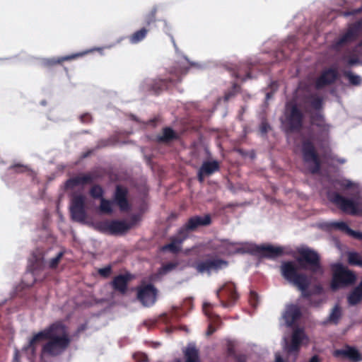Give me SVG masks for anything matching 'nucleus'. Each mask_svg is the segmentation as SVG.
I'll list each match as a JSON object with an SVG mask.
<instances>
[{
  "label": "nucleus",
  "mask_w": 362,
  "mask_h": 362,
  "mask_svg": "<svg viewBox=\"0 0 362 362\" xmlns=\"http://www.w3.org/2000/svg\"><path fill=\"white\" fill-rule=\"evenodd\" d=\"M42 340H47L42 347V354L52 357L62 354L71 343L66 326L62 321H56L35 334L30 341V346Z\"/></svg>",
  "instance_id": "nucleus-1"
},
{
  "label": "nucleus",
  "mask_w": 362,
  "mask_h": 362,
  "mask_svg": "<svg viewBox=\"0 0 362 362\" xmlns=\"http://www.w3.org/2000/svg\"><path fill=\"white\" fill-rule=\"evenodd\" d=\"M296 263L300 269L310 272L312 275H322L324 273L320 255L308 247H296Z\"/></svg>",
  "instance_id": "nucleus-2"
},
{
  "label": "nucleus",
  "mask_w": 362,
  "mask_h": 362,
  "mask_svg": "<svg viewBox=\"0 0 362 362\" xmlns=\"http://www.w3.org/2000/svg\"><path fill=\"white\" fill-rule=\"evenodd\" d=\"M332 279L330 288L337 291L354 285L357 280L356 274L341 263H335L331 266Z\"/></svg>",
  "instance_id": "nucleus-3"
},
{
  "label": "nucleus",
  "mask_w": 362,
  "mask_h": 362,
  "mask_svg": "<svg viewBox=\"0 0 362 362\" xmlns=\"http://www.w3.org/2000/svg\"><path fill=\"white\" fill-rule=\"evenodd\" d=\"M280 325L289 329V333L284 337V350L290 354L294 352V303H290L285 307L280 319Z\"/></svg>",
  "instance_id": "nucleus-4"
},
{
  "label": "nucleus",
  "mask_w": 362,
  "mask_h": 362,
  "mask_svg": "<svg viewBox=\"0 0 362 362\" xmlns=\"http://www.w3.org/2000/svg\"><path fill=\"white\" fill-rule=\"evenodd\" d=\"M312 276L299 274L296 271V286L300 291L305 298L322 293L323 288L320 284H312Z\"/></svg>",
  "instance_id": "nucleus-5"
},
{
  "label": "nucleus",
  "mask_w": 362,
  "mask_h": 362,
  "mask_svg": "<svg viewBox=\"0 0 362 362\" xmlns=\"http://www.w3.org/2000/svg\"><path fill=\"white\" fill-rule=\"evenodd\" d=\"M216 296L223 308L233 306L239 298L236 286L233 282H226L216 291Z\"/></svg>",
  "instance_id": "nucleus-6"
},
{
  "label": "nucleus",
  "mask_w": 362,
  "mask_h": 362,
  "mask_svg": "<svg viewBox=\"0 0 362 362\" xmlns=\"http://www.w3.org/2000/svg\"><path fill=\"white\" fill-rule=\"evenodd\" d=\"M280 121L281 129L286 134L288 139H291L294 134V98L286 102Z\"/></svg>",
  "instance_id": "nucleus-7"
},
{
  "label": "nucleus",
  "mask_w": 362,
  "mask_h": 362,
  "mask_svg": "<svg viewBox=\"0 0 362 362\" xmlns=\"http://www.w3.org/2000/svg\"><path fill=\"white\" fill-rule=\"evenodd\" d=\"M302 154L303 160L307 163H313L311 173L313 174L318 173L321 168V160L313 143L309 140H304L302 143Z\"/></svg>",
  "instance_id": "nucleus-8"
},
{
  "label": "nucleus",
  "mask_w": 362,
  "mask_h": 362,
  "mask_svg": "<svg viewBox=\"0 0 362 362\" xmlns=\"http://www.w3.org/2000/svg\"><path fill=\"white\" fill-rule=\"evenodd\" d=\"M294 49V44L291 42H286L281 45L280 49L272 53H264L260 58L263 64H272L275 62H281L289 58Z\"/></svg>",
  "instance_id": "nucleus-9"
},
{
  "label": "nucleus",
  "mask_w": 362,
  "mask_h": 362,
  "mask_svg": "<svg viewBox=\"0 0 362 362\" xmlns=\"http://www.w3.org/2000/svg\"><path fill=\"white\" fill-rule=\"evenodd\" d=\"M328 198L344 213L352 216L358 215V204L354 200L346 198L337 192H329Z\"/></svg>",
  "instance_id": "nucleus-10"
},
{
  "label": "nucleus",
  "mask_w": 362,
  "mask_h": 362,
  "mask_svg": "<svg viewBox=\"0 0 362 362\" xmlns=\"http://www.w3.org/2000/svg\"><path fill=\"white\" fill-rule=\"evenodd\" d=\"M141 214H133L128 222L123 220H110V234L122 235L137 226L141 221Z\"/></svg>",
  "instance_id": "nucleus-11"
},
{
  "label": "nucleus",
  "mask_w": 362,
  "mask_h": 362,
  "mask_svg": "<svg viewBox=\"0 0 362 362\" xmlns=\"http://www.w3.org/2000/svg\"><path fill=\"white\" fill-rule=\"evenodd\" d=\"M362 29V21H359L349 25L345 33L341 35L333 44L335 49H339L344 45L353 42L358 37Z\"/></svg>",
  "instance_id": "nucleus-12"
},
{
  "label": "nucleus",
  "mask_w": 362,
  "mask_h": 362,
  "mask_svg": "<svg viewBox=\"0 0 362 362\" xmlns=\"http://www.w3.org/2000/svg\"><path fill=\"white\" fill-rule=\"evenodd\" d=\"M252 252L260 257L271 259L280 257L286 253L284 247L269 244L255 245L252 249Z\"/></svg>",
  "instance_id": "nucleus-13"
},
{
  "label": "nucleus",
  "mask_w": 362,
  "mask_h": 362,
  "mask_svg": "<svg viewBox=\"0 0 362 362\" xmlns=\"http://www.w3.org/2000/svg\"><path fill=\"white\" fill-rule=\"evenodd\" d=\"M70 214L73 221L83 222L86 218V199L82 194L74 195L71 199Z\"/></svg>",
  "instance_id": "nucleus-14"
},
{
  "label": "nucleus",
  "mask_w": 362,
  "mask_h": 362,
  "mask_svg": "<svg viewBox=\"0 0 362 362\" xmlns=\"http://www.w3.org/2000/svg\"><path fill=\"white\" fill-rule=\"evenodd\" d=\"M158 290L151 284L141 285L137 288V299L144 306L153 305L157 299Z\"/></svg>",
  "instance_id": "nucleus-15"
},
{
  "label": "nucleus",
  "mask_w": 362,
  "mask_h": 362,
  "mask_svg": "<svg viewBox=\"0 0 362 362\" xmlns=\"http://www.w3.org/2000/svg\"><path fill=\"white\" fill-rule=\"evenodd\" d=\"M211 223L210 214L204 216H194L190 217L187 221L180 228L182 232L189 238V233L196 230L199 227L208 226Z\"/></svg>",
  "instance_id": "nucleus-16"
},
{
  "label": "nucleus",
  "mask_w": 362,
  "mask_h": 362,
  "mask_svg": "<svg viewBox=\"0 0 362 362\" xmlns=\"http://www.w3.org/2000/svg\"><path fill=\"white\" fill-rule=\"evenodd\" d=\"M338 78V71L334 68H327L322 71L320 76L314 81L316 90H322L324 88L332 85Z\"/></svg>",
  "instance_id": "nucleus-17"
},
{
  "label": "nucleus",
  "mask_w": 362,
  "mask_h": 362,
  "mask_svg": "<svg viewBox=\"0 0 362 362\" xmlns=\"http://www.w3.org/2000/svg\"><path fill=\"white\" fill-rule=\"evenodd\" d=\"M333 356L341 360H349L351 362L362 361V355L354 346L346 344L342 349H335Z\"/></svg>",
  "instance_id": "nucleus-18"
},
{
  "label": "nucleus",
  "mask_w": 362,
  "mask_h": 362,
  "mask_svg": "<svg viewBox=\"0 0 362 362\" xmlns=\"http://www.w3.org/2000/svg\"><path fill=\"white\" fill-rule=\"evenodd\" d=\"M127 196V188L122 185H117L113 196V203L117 205L122 211H127L131 208Z\"/></svg>",
  "instance_id": "nucleus-19"
},
{
  "label": "nucleus",
  "mask_w": 362,
  "mask_h": 362,
  "mask_svg": "<svg viewBox=\"0 0 362 362\" xmlns=\"http://www.w3.org/2000/svg\"><path fill=\"white\" fill-rule=\"evenodd\" d=\"M180 81V76H177L175 79L173 78L165 79L158 78L152 81L148 86L150 90L153 91L154 94L158 95L163 90H168L170 86Z\"/></svg>",
  "instance_id": "nucleus-20"
},
{
  "label": "nucleus",
  "mask_w": 362,
  "mask_h": 362,
  "mask_svg": "<svg viewBox=\"0 0 362 362\" xmlns=\"http://www.w3.org/2000/svg\"><path fill=\"white\" fill-rule=\"evenodd\" d=\"M188 237L185 233L179 228L177 233L170 238V243L163 246L162 250L170 251L173 254H177L181 250L182 243Z\"/></svg>",
  "instance_id": "nucleus-21"
},
{
  "label": "nucleus",
  "mask_w": 362,
  "mask_h": 362,
  "mask_svg": "<svg viewBox=\"0 0 362 362\" xmlns=\"http://www.w3.org/2000/svg\"><path fill=\"white\" fill-rule=\"evenodd\" d=\"M132 276L130 274H119L114 277L111 282V286L115 291L124 295L128 288V284L132 280Z\"/></svg>",
  "instance_id": "nucleus-22"
},
{
  "label": "nucleus",
  "mask_w": 362,
  "mask_h": 362,
  "mask_svg": "<svg viewBox=\"0 0 362 362\" xmlns=\"http://www.w3.org/2000/svg\"><path fill=\"white\" fill-rule=\"evenodd\" d=\"M94 181V177L91 173L81 174L68 179L65 183V187L73 189L79 185L91 184Z\"/></svg>",
  "instance_id": "nucleus-23"
},
{
  "label": "nucleus",
  "mask_w": 362,
  "mask_h": 362,
  "mask_svg": "<svg viewBox=\"0 0 362 362\" xmlns=\"http://www.w3.org/2000/svg\"><path fill=\"white\" fill-rule=\"evenodd\" d=\"M309 342L310 339L303 329L296 323V355L301 346H308Z\"/></svg>",
  "instance_id": "nucleus-24"
},
{
  "label": "nucleus",
  "mask_w": 362,
  "mask_h": 362,
  "mask_svg": "<svg viewBox=\"0 0 362 362\" xmlns=\"http://www.w3.org/2000/svg\"><path fill=\"white\" fill-rule=\"evenodd\" d=\"M90 52H91V50H86L83 52L72 54L70 55H66L64 57L52 58V59L47 60V64L48 66H54V65L59 64L65 61H70V60L75 59L78 57H83V56L90 53Z\"/></svg>",
  "instance_id": "nucleus-25"
},
{
  "label": "nucleus",
  "mask_w": 362,
  "mask_h": 362,
  "mask_svg": "<svg viewBox=\"0 0 362 362\" xmlns=\"http://www.w3.org/2000/svg\"><path fill=\"white\" fill-rule=\"evenodd\" d=\"M185 362H199V349L193 344H189L183 351Z\"/></svg>",
  "instance_id": "nucleus-26"
},
{
  "label": "nucleus",
  "mask_w": 362,
  "mask_h": 362,
  "mask_svg": "<svg viewBox=\"0 0 362 362\" xmlns=\"http://www.w3.org/2000/svg\"><path fill=\"white\" fill-rule=\"evenodd\" d=\"M199 169L206 175L210 176L220 170V163L217 160L204 161Z\"/></svg>",
  "instance_id": "nucleus-27"
},
{
  "label": "nucleus",
  "mask_w": 362,
  "mask_h": 362,
  "mask_svg": "<svg viewBox=\"0 0 362 362\" xmlns=\"http://www.w3.org/2000/svg\"><path fill=\"white\" fill-rule=\"evenodd\" d=\"M177 138V134L172 128L165 127L163 129L162 134L157 136V141L159 143H169Z\"/></svg>",
  "instance_id": "nucleus-28"
},
{
  "label": "nucleus",
  "mask_w": 362,
  "mask_h": 362,
  "mask_svg": "<svg viewBox=\"0 0 362 362\" xmlns=\"http://www.w3.org/2000/svg\"><path fill=\"white\" fill-rule=\"evenodd\" d=\"M250 69L248 64H243L239 69L233 71V76L236 78L245 81L252 78Z\"/></svg>",
  "instance_id": "nucleus-29"
},
{
  "label": "nucleus",
  "mask_w": 362,
  "mask_h": 362,
  "mask_svg": "<svg viewBox=\"0 0 362 362\" xmlns=\"http://www.w3.org/2000/svg\"><path fill=\"white\" fill-rule=\"evenodd\" d=\"M281 274L286 280L294 284V262H284L281 266Z\"/></svg>",
  "instance_id": "nucleus-30"
},
{
  "label": "nucleus",
  "mask_w": 362,
  "mask_h": 362,
  "mask_svg": "<svg viewBox=\"0 0 362 362\" xmlns=\"http://www.w3.org/2000/svg\"><path fill=\"white\" fill-rule=\"evenodd\" d=\"M149 31V28L142 27L141 29L134 32L132 35H130L128 37L129 41L132 44H137L146 38Z\"/></svg>",
  "instance_id": "nucleus-31"
},
{
  "label": "nucleus",
  "mask_w": 362,
  "mask_h": 362,
  "mask_svg": "<svg viewBox=\"0 0 362 362\" xmlns=\"http://www.w3.org/2000/svg\"><path fill=\"white\" fill-rule=\"evenodd\" d=\"M207 259L210 272L211 271L218 272V270H221L228 267V263L226 260H224L218 257L210 258Z\"/></svg>",
  "instance_id": "nucleus-32"
},
{
  "label": "nucleus",
  "mask_w": 362,
  "mask_h": 362,
  "mask_svg": "<svg viewBox=\"0 0 362 362\" xmlns=\"http://www.w3.org/2000/svg\"><path fill=\"white\" fill-rule=\"evenodd\" d=\"M347 301L350 305H356L362 301V291L358 286L349 293Z\"/></svg>",
  "instance_id": "nucleus-33"
},
{
  "label": "nucleus",
  "mask_w": 362,
  "mask_h": 362,
  "mask_svg": "<svg viewBox=\"0 0 362 362\" xmlns=\"http://www.w3.org/2000/svg\"><path fill=\"white\" fill-rule=\"evenodd\" d=\"M348 263L351 266L362 267V255L357 252H349L347 254Z\"/></svg>",
  "instance_id": "nucleus-34"
},
{
  "label": "nucleus",
  "mask_w": 362,
  "mask_h": 362,
  "mask_svg": "<svg viewBox=\"0 0 362 362\" xmlns=\"http://www.w3.org/2000/svg\"><path fill=\"white\" fill-rule=\"evenodd\" d=\"M157 11L158 8L156 6L152 8V9L144 17V25L143 27H147L151 29V25L156 21Z\"/></svg>",
  "instance_id": "nucleus-35"
},
{
  "label": "nucleus",
  "mask_w": 362,
  "mask_h": 362,
  "mask_svg": "<svg viewBox=\"0 0 362 362\" xmlns=\"http://www.w3.org/2000/svg\"><path fill=\"white\" fill-rule=\"evenodd\" d=\"M279 89V83L276 81H272L268 87L265 89L266 97H265V105H268V101L272 99L274 94Z\"/></svg>",
  "instance_id": "nucleus-36"
},
{
  "label": "nucleus",
  "mask_w": 362,
  "mask_h": 362,
  "mask_svg": "<svg viewBox=\"0 0 362 362\" xmlns=\"http://www.w3.org/2000/svg\"><path fill=\"white\" fill-rule=\"evenodd\" d=\"M310 105L315 110H320L323 106V99L316 94L310 95L308 98Z\"/></svg>",
  "instance_id": "nucleus-37"
},
{
  "label": "nucleus",
  "mask_w": 362,
  "mask_h": 362,
  "mask_svg": "<svg viewBox=\"0 0 362 362\" xmlns=\"http://www.w3.org/2000/svg\"><path fill=\"white\" fill-rule=\"evenodd\" d=\"M344 76L349 80V83L352 86H358L362 84V78L350 71H344Z\"/></svg>",
  "instance_id": "nucleus-38"
},
{
  "label": "nucleus",
  "mask_w": 362,
  "mask_h": 362,
  "mask_svg": "<svg viewBox=\"0 0 362 362\" xmlns=\"http://www.w3.org/2000/svg\"><path fill=\"white\" fill-rule=\"evenodd\" d=\"M110 220L98 221L95 223V228L100 232L110 234Z\"/></svg>",
  "instance_id": "nucleus-39"
},
{
  "label": "nucleus",
  "mask_w": 362,
  "mask_h": 362,
  "mask_svg": "<svg viewBox=\"0 0 362 362\" xmlns=\"http://www.w3.org/2000/svg\"><path fill=\"white\" fill-rule=\"evenodd\" d=\"M240 91V87L237 83H233L231 88L226 92L224 95V101L228 102L234 98Z\"/></svg>",
  "instance_id": "nucleus-40"
},
{
  "label": "nucleus",
  "mask_w": 362,
  "mask_h": 362,
  "mask_svg": "<svg viewBox=\"0 0 362 362\" xmlns=\"http://www.w3.org/2000/svg\"><path fill=\"white\" fill-rule=\"evenodd\" d=\"M194 267L199 273H201V274H204V273L210 274L211 273L210 270H209L208 259L200 260V261L197 262L195 263Z\"/></svg>",
  "instance_id": "nucleus-41"
},
{
  "label": "nucleus",
  "mask_w": 362,
  "mask_h": 362,
  "mask_svg": "<svg viewBox=\"0 0 362 362\" xmlns=\"http://www.w3.org/2000/svg\"><path fill=\"white\" fill-rule=\"evenodd\" d=\"M341 308L339 305H337L333 308L332 313H330V315L329 316V321L334 324H337L339 319L341 318Z\"/></svg>",
  "instance_id": "nucleus-42"
},
{
  "label": "nucleus",
  "mask_w": 362,
  "mask_h": 362,
  "mask_svg": "<svg viewBox=\"0 0 362 362\" xmlns=\"http://www.w3.org/2000/svg\"><path fill=\"white\" fill-rule=\"evenodd\" d=\"M90 195L93 199L103 198L104 190L103 187L99 185H94L90 189Z\"/></svg>",
  "instance_id": "nucleus-43"
},
{
  "label": "nucleus",
  "mask_w": 362,
  "mask_h": 362,
  "mask_svg": "<svg viewBox=\"0 0 362 362\" xmlns=\"http://www.w3.org/2000/svg\"><path fill=\"white\" fill-rule=\"evenodd\" d=\"M100 210L105 214H112V209L111 206V202L110 200L102 198V199H100Z\"/></svg>",
  "instance_id": "nucleus-44"
},
{
  "label": "nucleus",
  "mask_w": 362,
  "mask_h": 362,
  "mask_svg": "<svg viewBox=\"0 0 362 362\" xmlns=\"http://www.w3.org/2000/svg\"><path fill=\"white\" fill-rule=\"evenodd\" d=\"M330 226L334 229L345 232L346 234L349 232V229H350L347 223L344 221L332 222Z\"/></svg>",
  "instance_id": "nucleus-45"
},
{
  "label": "nucleus",
  "mask_w": 362,
  "mask_h": 362,
  "mask_svg": "<svg viewBox=\"0 0 362 362\" xmlns=\"http://www.w3.org/2000/svg\"><path fill=\"white\" fill-rule=\"evenodd\" d=\"M303 125V115L296 105V133L299 132Z\"/></svg>",
  "instance_id": "nucleus-46"
},
{
  "label": "nucleus",
  "mask_w": 362,
  "mask_h": 362,
  "mask_svg": "<svg viewBox=\"0 0 362 362\" xmlns=\"http://www.w3.org/2000/svg\"><path fill=\"white\" fill-rule=\"evenodd\" d=\"M310 120L313 124L317 127H322L324 122V117L320 113L315 112L311 115Z\"/></svg>",
  "instance_id": "nucleus-47"
},
{
  "label": "nucleus",
  "mask_w": 362,
  "mask_h": 362,
  "mask_svg": "<svg viewBox=\"0 0 362 362\" xmlns=\"http://www.w3.org/2000/svg\"><path fill=\"white\" fill-rule=\"evenodd\" d=\"M177 267V264L174 262H168L165 264H163L159 270V273L160 274H165L168 272L173 270Z\"/></svg>",
  "instance_id": "nucleus-48"
},
{
  "label": "nucleus",
  "mask_w": 362,
  "mask_h": 362,
  "mask_svg": "<svg viewBox=\"0 0 362 362\" xmlns=\"http://www.w3.org/2000/svg\"><path fill=\"white\" fill-rule=\"evenodd\" d=\"M63 256H64L63 252H59L55 257L50 259V261L49 262V267L50 269L57 268Z\"/></svg>",
  "instance_id": "nucleus-49"
},
{
  "label": "nucleus",
  "mask_w": 362,
  "mask_h": 362,
  "mask_svg": "<svg viewBox=\"0 0 362 362\" xmlns=\"http://www.w3.org/2000/svg\"><path fill=\"white\" fill-rule=\"evenodd\" d=\"M9 169L13 170L16 173H23L28 170V168L26 165L20 163L11 165Z\"/></svg>",
  "instance_id": "nucleus-50"
},
{
  "label": "nucleus",
  "mask_w": 362,
  "mask_h": 362,
  "mask_svg": "<svg viewBox=\"0 0 362 362\" xmlns=\"http://www.w3.org/2000/svg\"><path fill=\"white\" fill-rule=\"evenodd\" d=\"M99 275L103 278H108L112 273L111 265H107L103 268H100L98 270Z\"/></svg>",
  "instance_id": "nucleus-51"
},
{
  "label": "nucleus",
  "mask_w": 362,
  "mask_h": 362,
  "mask_svg": "<svg viewBox=\"0 0 362 362\" xmlns=\"http://www.w3.org/2000/svg\"><path fill=\"white\" fill-rule=\"evenodd\" d=\"M249 302L252 307L255 308L257 306L258 303H259V296H258V294L255 291H250V297H249Z\"/></svg>",
  "instance_id": "nucleus-52"
},
{
  "label": "nucleus",
  "mask_w": 362,
  "mask_h": 362,
  "mask_svg": "<svg viewBox=\"0 0 362 362\" xmlns=\"http://www.w3.org/2000/svg\"><path fill=\"white\" fill-rule=\"evenodd\" d=\"M35 263L33 264V270H40L43 267V258L37 257L36 256L34 257Z\"/></svg>",
  "instance_id": "nucleus-53"
},
{
  "label": "nucleus",
  "mask_w": 362,
  "mask_h": 362,
  "mask_svg": "<svg viewBox=\"0 0 362 362\" xmlns=\"http://www.w3.org/2000/svg\"><path fill=\"white\" fill-rule=\"evenodd\" d=\"M134 358L137 362H147L148 361V356L146 354L144 353H136L133 355Z\"/></svg>",
  "instance_id": "nucleus-54"
},
{
  "label": "nucleus",
  "mask_w": 362,
  "mask_h": 362,
  "mask_svg": "<svg viewBox=\"0 0 362 362\" xmlns=\"http://www.w3.org/2000/svg\"><path fill=\"white\" fill-rule=\"evenodd\" d=\"M92 116L89 113H84L80 116V121L83 124H89L92 122Z\"/></svg>",
  "instance_id": "nucleus-55"
},
{
  "label": "nucleus",
  "mask_w": 362,
  "mask_h": 362,
  "mask_svg": "<svg viewBox=\"0 0 362 362\" xmlns=\"http://www.w3.org/2000/svg\"><path fill=\"white\" fill-rule=\"evenodd\" d=\"M362 12V6L358 8L352 9L351 11H347L344 13V16H355L359 14Z\"/></svg>",
  "instance_id": "nucleus-56"
},
{
  "label": "nucleus",
  "mask_w": 362,
  "mask_h": 362,
  "mask_svg": "<svg viewBox=\"0 0 362 362\" xmlns=\"http://www.w3.org/2000/svg\"><path fill=\"white\" fill-rule=\"evenodd\" d=\"M270 129V126L267 122H262L259 127V130L262 134H266Z\"/></svg>",
  "instance_id": "nucleus-57"
},
{
  "label": "nucleus",
  "mask_w": 362,
  "mask_h": 362,
  "mask_svg": "<svg viewBox=\"0 0 362 362\" xmlns=\"http://www.w3.org/2000/svg\"><path fill=\"white\" fill-rule=\"evenodd\" d=\"M347 234L354 238L362 240V233L354 230L351 228L349 229V232Z\"/></svg>",
  "instance_id": "nucleus-58"
},
{
  "label": "nucleus",
  "mask_w": 362,
  "mask_h": 362,
  "mask_svg": "<svg viewBox=\"0 0 362 362\" xmlns=\"http://www.w3.org/2000/svg\"><path fill=\"white\" fill-rule=\"evenodd\" d=\"M340 186L344 189H350L353 187L354 184L350 180H344L339 183Z\"/></svg>",
  "instance_id": "nucleus-59"
},
{
  "label": "nucleus",
  "mask_w": 362,
  "mask_h": 362,
  "mask_svg": "<svg viewBox=\"0 0 362 362\" xmlns=\"http://www.w3.org/2000/svg\"><path fill=\"white\" fill-rule=\"evenodd\" d=\"M205 177H207L200 169L197 172V180L199 182L204 181Z\"/></svg>",
  "instance_id": "nucleus-60"
},
{
  "label": "nucleus",
  "mask_w": 362,
  "mask_h": 362,
  "mask_svg": "<svg viewBox=\"0 0 362 362\" xmlns=\"http://www.w3.org/2000/svg\"><path fill=\"white\" fill-rule=\"evenodd\" d=\"M235 360L236 362H247V356L245 354H239L235 356Z\"/></svg>",
  "instance_id": "nucleus-61"
},
{
  "label": "nucleus",
  "mask_w": 362,
  "mask_h": 362,
  "mask_svg": "<svg viewBox=\"0 0 362 362\" xmlns=\"http://www.w3.org/2000/svg\"><path fill=\"white\" fill-rule=\"evenodd\" d=\"M228 354L230 356H233L234 358H235V356H239V354H235V349L232 346L228 348Z\"/></svg>",
  "instance_id": "nucleus-62"
},
{
  "label": "nucleus",
  "mask_w": 362,
  "mask_h": 362,
  "mask_svg": "<svg viewBox=\"0 0 362 362\" xmlns=\"http://www.w3.org/2000/svg\"><path fill=\"white\" fill-rule=\"evenodd\" d=\"M347 63L350 66L356 64L357 63H358V59L357 57L349 58Z\"/></svg>",
  "instance_id": "nucleus-63"
},
{
  "label": "nucleus",
  "mask_w": 362,
  "mask_h": 362,
  "mask_svg": "<svg viewBox=\"0 0 362 362\" xmlns=\"http://www.w3.org/2000/svg\"><path fill=\"white\" fill-rule=\"evenodd\" d=\"M109 145H110L109 140H102V141H99L98 146V147L102 148V147H106Z\"/></svg>",
  "instance_id": "nucleus-64"
}]
</instances>
